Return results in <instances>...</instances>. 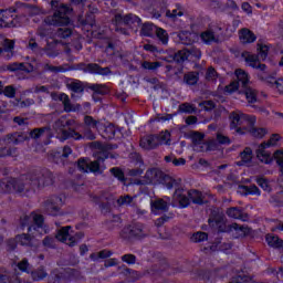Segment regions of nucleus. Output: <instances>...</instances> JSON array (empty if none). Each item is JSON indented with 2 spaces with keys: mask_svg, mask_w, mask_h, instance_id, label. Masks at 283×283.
Wrapping results in <instances>:
<instances>
[{
  "mask_svg": "<svg viewBox=\"0 0 283 283\" xmlns=\"http://www.w3.org/2000/svg\"><path fill=\"white\" fill-rule=\"evenodd\" d=\"M19 271H22L23 273L30 274L32 271V265L28 261V259H22L20 262L17 264Z\"/></svg>",
  "mask_w": 283,
  "mask_h": 283,
  "instance_id": "obj_48",
  "label": "nucleus"
},
{
  "mask_svg": "<svg viewBox=\"0 0 283 283\" xmlns=\"http://www.w3.org/2000/svg\"><path fill=\"white\" fill-rule=\"evenodd\" d=\"M13 12L14 9L0 10V28H20L28 21L25 15L14 17Z\"/></svg>",
  "mask_w": 283,
  "mask_h": 283,
  "instance_id": "obj_10",
  "label": "nucleus"
},
{
  "mask_svg": "<svg viewBox=\"0 0 283 283\" xmlns=\"http://www.w3.org/2000/svg\"><path fill=\"white\" fill-rule=\"evenodd\" d=\"M112 255H114V252L111 250H102L99 252L92 253L90 258L93 262H96V260H106V258H112Z\"/></svg>",
  "mask_w": 283,
  "mask_h": 283,
  "instance_id": "obj_39",
  "label": "nucleus"
},
{
  "mask_svg": "<svg viewBox=\"0 0 283 283\" xmlns=\"http://www.w3.org/2000/svg\"><path fill=\"white\" fill-rule=\"evenodd\" d=\"M189 56H195V59H201L202 52L198 48L190 46L189 49L178 51L174 56V61H176L177 63H182L187 61Z\"/></svg>",
  "mask_w": 283,
  "mask_h": 283,
  "instance_id": "obj_16",
  "label": "nucleus"
},
{
  "mask_svg": "<svg viewBox=\"0 0 283 283\" xmlns=\"http://www.w3.org/2000/svg\"><path fill=\"white\" fill-rule=\"evenodd\" d=\"M220 149V144H218V139H211L209 142H205L201 145V149L199 151H216Z\"/></svg>",
  "mask_w": 283,
  "mask_h": 283,
  "instance_id": "obj_37",
  "label": "nucleus"
},
{
  "mask_svg": "<svg viewBox=\"0 0 283 283\" xmlns=\"http://www.w3.org/2000/svg\"><path fill=\"white\" fill-rule=\"evenodd\" d=\"M18 244L21 247H33L34 245V238L30 237L28 233L18 234L15 237Z\"/></svg>",
  "mask_w": 283,
  "mask_h": 283,
  "instance_id": "obj_32",
  "label": "nucleus"
},
{
  "mask_svg": "<svg viewBox=\"0 0 283 283\" xmlns=\"http://www.w3.org/2000/svg\"><path fill=\"white\" fill-rule=\"evenodd\" d=\"M2 46H3V52H12V50H14V42L12 40H8L6 39L2 42Z\"/></svg>",
  "mask_w": 283,
  "mask_h": 283,
  "instance_id": "obj_62",
  "label": "nucleus"
},
{
  "mask_svg": "<svg viewBox=\"0 0 283 283\" xmlns=\"http://www.w3.org/2000/svg\"><path fill=\"white\" fill-rule=\"evenodd\" d=\"M260 59H262V61H264L266 59V56H269V46L266 44H261L259 45V55Z\"/></svg>",
  "mask_w": 283,
  "mask_h": 283,
  "instance_id": "obj_61",
  "label": "nucleus"
},
{
  "mask_svg": "<svg viewBox=\"0 0 283 283\" xmlns=\"http://www.w3.org/2000/svg\"><path fill=\"white\" fill-rule=\"evenodd\" d=\"M72 227L67 226L57 231L56 240L67 244V247H76L82 238H85L83 232H71Z\"/></svg>",
  "mask_w": 283,
  "mask_h": 283,
  "instance_id": "obj_12",
  "label": "nucleus"
},
{
  "mask_svg": "<svg viewBox=\"0 0 283 283\" xmlns=\"http://www.w3.org/2000/svg\"><path fill=\"white\" fill-rule=\"evenodd\" d=\"M171 140V134L166 130L161 132L159 135H147L140 138L139 146L146 151H151V149H157L160 145H169Z\"/></svg>",
  "mask_w": 283,
  "mask_h": 283,
  "instance_id": "obj_9",
  "label": "nucleus"
},
{
  "mask_svg": "<svg viewBox=\"0 0 283 283\" xmlns=\"http://www.w3.org/2000/svg\"><path fill=\"white\" fill-rule=\"evenodd\" d=\"M274 160L276 165L280 167L281 178L283 179V150H276L274 153Z\"/></svg>",
  "mask_w": 283,
  "mask_h": 283,
  "instance_id": "obj_54",
  "label": "nucleus"
},
{
  "mask_svg": "<svg viewBox=\"0 0 283 283\" xmlns=\"http://www.w3.org/2000/svg\"><path fill=\"white\" fill-rule=\"evenodd\" d=\"M191 242L199 243V242H207L209 240V234L207 232H196L190 238Z\"/></svg>",
  "mask_w": 283,
  "mask_h": 283,
  "instance_id": "obj_45",
  "label": "nucleus"
},
{
  "mask_svg": "<svg viewBox=\"0 0 283 283\" xmlns=\"http://www.w3.org/2000/svg\"><path fill=\"white\" fill-rule=\"evenodd\" d=\"M198 72H189L184 75V81L187 85H196L199 81Z\"/></svg>",
  "mask_w": 283,
  "mask_h": 283,
  "instance_id": "obj_43",
  "label": "nucleus"
},
{
  "mask_svg": "<svg viewBox=\"0 0 283 283\" xmlns=\"http://www.w3.org/2000/svg\"><path fill=\"white\" fill-rule=\"evenodd\" d=\"M164 178V184L166 185L167 189H181L180 188V179H174L169 176L163 177Z\"/></svg>",
  "mask_w": 283,
  "mask_h": 283,
  "instance_id": "obj_41",
  "label": "nucleus"
},
{
  "mask_svg": "<svg viewBox=\"0 0 283 283\" xmlns=\"http://www.w3.org/2000/svg\"><path fill=\"white\" fill-rule=\"evenodd\" d=\"M116 136V128L114 125H108L104 127V134L103 138H106L107 140H112Z\"/></svg>",
  "mask_w": 283,
  "mask_h": 283,
  "instance_id": "obj_51",
  "label": "nucleus"
},
{
  "mask_svg": "<svg viewBox=\"0 0 283 283\" xmlns=\"http://www.w3.org/2000/svg\"><path fill=\"white\" fill-rule=\"evenodd\" d=\"M187 193H188V198L191 199L193 205H205V195H202L201 191L190 190Z\"/></svg>",
  "mask_w": 283,
  "mask_h": 283,
  "instance_id": "obj_33",
  "label": "nucleus"
},
{
  "mask_svg": "<svg viewBox=\"0 0 283 283\" xmlns=\"http://www.w3.org/2000/svg\"><path fill=\"white\" fill-rule=\"evenodd\" d=\"M7 140L12 143V145H21L28 140V135L25 133H14L7 135Z\"/></svg>",
  "mask_w": 283,
  "mask_h": 283,
  "instance_id": "obj_29",
  "label": "nucleus"
},
{
  "mask_svg": "<svg viewBox=\"0 0 283 283\" xmlns=\"http://www.w3.org/2000/svg\"><path fill=\"white\" fill-rule=\"evenodd\" d=\"M142 67L144 70H149L150 72H156V70H158V67H163V63L161 62L144 61L142 63Z\"/></svg>",
  "mask_w": 283,
  "mask_h": 283,
  "instance_id": "obj_47",
  "label": "nucleus"
},
{
  "mask_svg": "<svg viewBox=\"0 0 283 283\" xmlns=\"http://www.w3.org/2000/svg\"><path fill=\"white\" fill-rule=\"evenodd\" d=\"M239 39L241 43H254L255 39L258 38L255 36V33H253L251 30L241 29L239 32Z\"/></svg>",
  "mask_w": 283,
  "mask_h": 283,
  "instance_id": "obj_27",
  "label": "nucleus"
},
{
  "mask_svg": "<svg viewBox=\"0 0 283 283\" xmlns=\"http://www.w3.org/2000/svg\"><path fill=\"white\" fill-rule=\"evenodd\" d=\"M107 158H109V151L103 150L98 153L97 160L87 161L85 159H78L77 167L80 171H83L84 174H94V176H101L106 169L103 163H105Z\"/></svg>",
  "mask_w": 283,
  "mask_h": 283,
  "instance_id": "obj_5",
  "label": "nucleus"
},
{
  "mask_svg": "<svg viewBox=\"0 0 283 283\" xmlns=\"http://www.w3.org/2000/svg\"><path fill=\"white\" fill-rule=\"evenodd\" d=\"M84 123L86 127H90V129H96V127H98V122L95 120L92 116H85Z\"/></svg>",
  "mask_w": 283,
  "mask_h": 283,
  "instance_id": "obj_59",
  "label": "nucleus"
},
{
  "mask_svg": "<svg viewBox=\"0 0 283 283\" xmlns=\"http://www.w3.org/2000/svg\"><path fill=\"white\" fill-rule=\"evenodd\" d=\"M167 200L168 201H165V199H156L150 202L151 211L155 216L169 211V198H167Z\"/></svg>",
  "mask_w": 283,
  "mask_h": 283,
  "instance_id": "obj_21",
  "label": "nucleus"
},
{
  "mask_svg": "<svg viewBox=\"0 0 283 283\" xmlns=\"http://www.w3.org/2000/svg\"><path fill=\"white\" fill-rule=\"evenodd\" d=\"M0 283H10V272L0 268Z\"/></svg>",
  "mask_w": 283,
  "mask_h": 283,
  "instance_id": "obj_63",
  "label": "nucleus"
},
{
  "mask_svg": "<svg viewBox=\"0 0 283 283\" xmlns=\"http://www.w3.org/2000/svg\"><path fill=\"white\" fill-rule=\"evenodd\" d=\"M155 34L163 45H167V43H169V34L165 31V29L157 28Z\"/></svg>",
  "mask_w": 283,
  "mask_h": 283,
  "instance_id": "obj_46",
  "label": "nucleus"
},
{
  "mask_svg": "<svg viewBox=\"0 0 283 283\" xmlns=\"http://www.w3.org/2000/svg\"><path fill=\"white\" fill-rule=\"evenodd\" d=\"M111 174L120 180V182H125V172L120 168L114 167L111 169Z\"/></svg>",
  "mask_w": 283,
  "mask_h": 283,
  "instance_id": "obj_58",
  "label": "nucleus"
},
{
  "mask_svg": "<svg viewBox=\"0 0 283 283\" xmlns=\"http://www.w3.org/2000/svg\"><path fill=\"white\" fill-rule=\"evenodd\" d=\"M91 90H93V92H95L96 94H101L102 96H105L111 92L109 86L107 84H93L91 86Z\"/></svg>",
  "mask_w": 283,
  "mask_h": 283,
  "instance_id": "obj_44",
  "label": "nucleus"
},
{
  "mask_svg": "<svg viewBox=\"0 0 283 283\" xmlns=\"http://www.w3.org/2000/svg\"><path fill=\"white\" fill-rule=\"evenodd\" d=\"M20 227L21 229L28 227L29 233H32V231L43 233V217L36 213H31L30 216L25 214L20 218Z\"/></svg>",
  "mask_w": 283,
  "mask_h": 283,
  "instance_id": "obj_11",
  "label": "nucleus"
},
{
  "mask_svg": "<svg viewBox=\"0 0 283 283\" xmlns=\"http://www.w3.org/2000/svg\"><path fill=\"white\" fill-rule=\"evenodd\" d=\"M122 262H125L126 264H134L136 262V255L124 254L122 255Z\"/></svg>",
  "mask_w": 283,
  "mask_h": 283,
  "instance_id": "obj_64",
  "label": "nucleus"
},
{
  "mask_svg": "<svg viewBox=\"0 0 283 283\" xmlns=\"http://www.w3.org/2000/svg\"><path fill=\"white\" fill-rule=\"evenodd\" d=\"M242 57L250 67H253L254 70H260L261 72H266V64L260 63L259 55L252 54L250 52H243Z\"/></svg>",
  "mask_w": 283,
  "mask_h": 283,
  "instance_id": "obj_19",
  "label": "nucleus"
},
{
  "mask_svg": "<svg viewBox=\"0 0 283 283\" xmlns=\"http://www.w3.org/2000/svg\"><path fill=\"white\" fill-rule=\"evenodd\" d=\"M208 222L212 229H218L221 233L227 231H237L239 235H247V233H249V228L239 226L238 223H232L227 227V219H224V214L213 216L208 220Z\"/></svg>",
  "mask_w": 283,
  "mask_h": 283,
  "instance_id": "obj_8",
  "label": "nucleus"
},
{
  "mask_svg": "<svg viewBox=\"0 0 283 283\" xmlns=\"http://www.w3.org/2000/svg\"><path fill=\"white\" fill-rule=\"evenodd\" d=\"M55 34L59 39H67L69 36H72V29L59 28Z\"/></svg>",
  "mask_w": 283,
  "mask_h": 283,
  "instance_id": "obj_55",
  "label": "nucleus"
},
{
  "mask_svg": "<svg viewBox=\"0 0 283 283\" xmlns=\"http://www.w3.org/2000/svg\"><path fill=\"white\" fill-rule=\"evenodd\" d=\"M234 74L237 76V81H233L228 86H226V92L228 94H233V92H237V90L242 87V92L248 103H258V91L249 86V74L245 73L242 69L235 70Z\"/></svg>",
  "mask_w": 283,
  "mask_h": 283,
  "instance_id": "obj_2",
  "label": "nucleus"
},
{
  "mask_svg": "<svg viewBox=\"0 0 283 283\" xmlns=\"http://www.w3.org/2000/svg\"><path fill=\"white\" fill-rule=\"evenodd\" d=\"M252 128H250V134L252 136H254V138H264V136H266L268 134V130L266 128H258V127H253L251 126Z\"/></svg>",
  "mask_w": 283,
  "mask_h": 283,
  "instance_id": "obj_53",
  "label": "nucleus"
},
{
  "mask_svg": "<svg viewBox=\"0 0 283 283\" xmlns=\"http://www.w3.org/2000/svg\"><path fill=\"white\" fill-rule=\"evenodd\" d=\"M132 202H134V197H132L129 195L120 196L117 199L118 207H129V205H132Z\"/></svg>",
  "mask_w": 283,
  "mask_h": 283,
  "instance_id": "obj_49",
  "label": "nucleus"
},
{
  "mask_svg": "<svg viewBox=\"0 0 283 283\" xmlns=\"http://www.w3.org/2000/svg\"><path fill=\"white\" fill-rule=\"evenodd\" d=\"M230 128L234 129L237 134H247L249 132V127H253L255 125V115H247L240 111L232 112L230 114Z\"/></svg>",
  "mask_w": 283,
  "mask_h": 283,
  "instance_id": "obj_6",
  "label": "nucleus"
},
{
  "mask_svg": "<svg viewBox=\"0 0 283 283\" xmlns=\"http://www.w3.org/2000/svg\"><path fill=\"white\" fill-rule=\"evenodd\" d=\"M140 18L133 13H128L126 15L116 13L112 20V24L115 32L127 36V34H129V31L125 27L132 28V25H140Z\"/></svg>",
  "mask_w": 283,
  "mask_h": 283,
  "instance_id": "obj_7",
  "label": "nucleus"
},
{
  "mask_svg": "<svg viewBox=\"0 0 283 283\" xmlns=\"http://www.w3.org/2000/svg\"><path fill=\"white\" fill-rule=\"evenodd\" d=\"M179 40L181 41L182 45H191L198 41V34L189 31H181L179 33Z\"/></svg>",
  "mask_w": 283,
  "mask_h": 283,
  "instance_id": "obj_26",
  "label": "nucleus"
},
{
  "mask_svg": "<svg viewBox=\"0 0 283 283\" xmlns=\"http://www.w3.org/2000/svg\"><path fill=\"white\" fill-rule=\"evenodd\" d=\"M265 240L269 244V247H272L273 249H283V240L279 239L277 237L273 234H268L265 237Z\"/></svg>",
  "mask_w": 283,
  "mask_h": 283,
  "instance_id": "obj_36",
  "label": "nucleus"
},
{
  "mask_svg": "<svg viewBox=\"0 0 283 283\" xmlns=\"http://www.w3.org/2000/svg\"><path fill=\"white\" fill-rule=\"evenodd\" d=\"M191 140L196 147L200 151L202 149V145L205 144V134L192 132L191 133Z\"/></svg>",
  "mask_w": 283,
  "mask_h": 283,
  "instance_id": "obj_35",
  "label": "nucleus"
},
{
  "mask_svg": "<svg viewBox=\"0 0 283 283\" xmlns=\"http://www.w3.org/2000/svg\"><path fill=\"white\" fill-rule=\"evenodd\" d=\"M179 112L182 114H196V106L193 104L184 103L179 105Z\"/></svg>",
  "mask_w": 283,
  "mask_h": 283,
  "instance_id": "obj_52",
  "label": "nucleus"
},
{
  "mask_svg": "<svg viewBox=\"0 0 283 283\" xmlns=\"http://www.w3.org/2000/svg\"><path fill=\"white\" fill-rule=\"evenodd\" d=\"M217 142L219 145H230L231 144V138H229V136L222 134V133H218L217 134Z\"/></svg>",
  "mask_w": 283,
  "mask_h": 283,
  "instance_id": "obj_60",
  "label": "nucleus"
},
{
  "mask_svg": "<svg viewBox=\"0 0 283 283\" xmlns=\"http://www.w3.org/2000/svg\"><path fill=\"white\" fill-rule=\"evenodd\" d=\"M51 7L53 9V14L44 19L45 25H55L57 28L70 25V12H72L70 7L60 3L56 0L51 1Z\"/></svg>",
  "mask_w": 283,
  "mask_h": 283,
  "instance_id": "obj_3",
  "label": "nucleus"
},
{
  "mask_svg": "<svg viewBox=\"0 0 283 283\" xmlns=\"http://www.w3.org/2000/svg\"><path fill=\"white\" fill-rule=\"evenodd\" d=\"M185 14V9H182V7L180 4L176 6V9L174 10H168L166 12V17H168V19H178V17H182Z\"/></svg>",
  "mask_w": 283,
  "mask_h": 283,
  "instance_id": "obj_42",
  "label": "nucleus"
},
{
  "mask_svg": "<svg viewBox=\"0 0 283 283\" xmlns=\"http://www.w3.org/2000/svg\"><path fill=\"white\" fill-rule=\"evenodd\" d=\"M227 216L234 220H242V222H247V220H249V214H247L242 208L238 207L229 208L227 210Z\"/></svg>",
  "mask_w": 283,
  "mask_h": 283,
  "instance_id": "obj_25",
  "label": "nucleus"
},
{
  "mask_svg": "<svg viewBox=\"0 0 283 283\" xmlns=\"http://www.w3.org/2000/svg\"><path fill=\"white\" fill-rule=\"evenodd\" d=\"M268 85H271L274 90H277L279 94L283 95V78L275 80L273 76H268L264 78Z\"/></svg>",
  "mask_w": 283,
  "mask_h": 283,
  "instance_id": "obj_31",
  "label": "nucleus"
},
{
  "mask_svg": "<svg viewBox=\"0 0 283 283\" xmlns=\"http://www.w3.org/2000/svg\"><path fill=\"white\" fill-rule=\"evenodd\" d=\"M41 136H50V127L34 128L30 132L31 138H41Z\"/></svg>",
  "mask_w": 283,
  "mask_h": 283,
  "instance_id": "obj_40",
  "label": "nucleus"
},
{
  "mask_svg": "<svg viewBox=\"0 0 283 283\" xmlns=\"http://www.w3.org/2000/svg\"><path fill=\"white\" fill-rule=\"evenodd\" d=\"M2 94H4L7 98H14V96H17V88L12 85H8L3 88Z\"/></svg>",
  "mask_w": 283,
  "mask_h": 283,
  "instance_id": "obj_56",
  "label": "nucleus"
},
{
  "mask_svg": "<svg viewBox=\"0 0 283 283\" xmlns=\"http://www.w3.org/2000/svg\"><path fill=\"white\" fill-rule=\"evenodd\" d=\"M80 70H83L88 74H98L99 76H109V74H112V69L107 66L102 67L96 63L80 64Z\"/></svg>",
  "mask_w": 283,
  "mask_h": 283,
  "instance_id": "obj_17",
  "label": "nucleus"
},
{
  "mask_svg": "<svg viewBox=\"0 0 283 283\" xmlns=\"http://www.w3.org/2000/svg\"><path fill=\"white\" fill-rule=\"evenodd\" d=\"M66 87L72 92V98H74V94H83V92H85V85L80 80H70L66 83Z\"/></svg>",
  "mask_w": 283,
  "mask_h": 283,
  "instance_id": "obj_24",
  "label": "nucleus"
},
{
  "mask_svg": "<svg viewBox=\"0 0 283 283\" xmlns=\"http://www.w3.org/2000/svg\"><path fill=\"white\" fill-rule=\"evenodd\" d=\"M53 101H60L64 107V112L70 114V112H76V109H81V105H74L72 104V101L70 99V96L65 93H52Z\"/></svg>",
  "mask_w": 283,
  "mask_h": 283,
  "instance_id": "obj_18",
  "label": "nucleus"
},
{
  "mask_svg": "<svg viewBox=\"0 0 283 283\" xmlns=\"http://www.w3.org/2000/svg\"><path fill=\"white\" fill-rule=\"evenodd\" d=\"M174 200L179 202V207L185 209L189 205L191 199L189 198L188 193L185 192V189L177 188L174 193Z\"/></svg>",
  "mask_w": 283,
  "mask_h": 283,
  "instance_id": "obj_23",
  "label": "nucleus"
},
{
  "mask_svg": "<svg viewBox=\"0 0 283 283\" xmlns=\"http://www.w3.org/2000/svg\"><path fill=\"white\" fill-rule=\"evenodd\" d=\"M163 178L164 174L158 168H150L145 174L147 185H156V182H160Z\"/></svg>",
  "mask_w": 283,
  "mask_h": 283,
  "instance_id": "obj_20",
  "label": "nucleus"
},
{
  "mask_svg": "<svg viewBox=\"0 0 283 283\" xmlns=\"http://www.w3.org/2000/svg\"><path fill=\"white\" fill-rule=\"evenodd\" d=\"M54 185V174L48 168L36 169L19 179L4 177L0 180V193H18L19 196H30L36 189Z\"/></svg>",
  "mask_w": 283,
  "mask_h": 283,
  "instance_id": "obj_1",
  "label": "nucleus"
},
{
  "mask_svg": "<svg viewBox=\"0 0 283 283\" xmlns=\"http://www.w3.org/2000/svg\"><path fill=\"white\" fill-rule=\"evenodd\" d=\"M200 39L206 45H211V43H216V33L211 30L203 31L200 34Z\"/></svg>",
  "mask_w": 283,
  "mask_h": 283,
  "instance_id": "obj_38",
  "label": "nucleus"
},
{
  "mask_svg": "<svg viewBox=\"0 0 283 283\" xmlns=\"http://www.w3.org/2000/svg\"><path fill=\"white\" fill-rule=\"evenodd\" d=\"M240 189L244 191V193H249L250 196H260V188L255 185L251 186H241Z\"/></svg>",
  "mask_w": 283,
  "mask_h": 283,
  "instance_id": "obj_50",
  "label": "nucleus"
},
{
  "mask_svg": "<svg viewBox=\"0 0 283 283\" xmlns=\"http://www.w3.org/2000/svg\"><path fill=\"white\" fill-rule=\"evenodd\" d=\"M29 274H31L33 282H42V280H45V277H48V271H45V266L43 265L31 271Z\"/></svg>",
  "mask_w": 283,
  "mask_h": 283,
  "instance_id": "obj_28",
  "label": "nucleus"
},
{
  "mask_svg": "<svg viewBox=\"0 0 283 283\" xmlns=\"http://www.w3.org/2000/svg\"><path fill=\"white\" fill-rule=\"evenodd\" d=\"M72 125H74V120L67 119V116L62 115L53 123L52 129L56 134V138H59L60 140H67V138L81 140V138H83V135L74 129H67V127H72Z\"/></svg>",
  "mask_w": 283,
  "mask_h": 283,
  "instance_id": "obj_4",
  "label": "nucleus"
},
{
  "mask_svg": "<svg viewBox=\"0 0 283 283\" xmlns=\"http://www.w3.org/2000/svg\"><path fill=\"white\" fill-rule=\"evenodd\" d=\"M147 235V230L143 223H134L128 227L123 228L119 233L122 240H134L145 238Z\"/></svg>",
  "mask_w": 283,
  "mask_h": 283,
  "instance_id": "obj_13",
  "label": "nucleus"
},
{
  "mask_svg": "<svg viewBox=\"0 0 283 283\" xmlns=\"http://www.w3.org/2000/svg\"><path fill=\"white\" fill-rule=\"evenodd\" d=\"M6 156H17V148H0V158H6Z\"/></svg>",
  "mask_w": 283,
  "mask_h": 283,
  "instance_id": "obj_57",
  "label": "nucleus"
},
{
  "mask_svg": "<svg viewBox=\"0 0 283 283\" xmlns=\"http://www.w3.org/2000/svg\"><path fill=\"white\" fill-rule=\"evenodd\" d=\"M158 27L154 25L151 22H145L142 27L140 34L143 36H154Z\"/></svg>",
  "mask_w": 283,
  "mask_h": 283,
  "instance_id": "obj_34",
  "label": "nucleus"
},
{
  "mask_svg": "<svg viewBox=\"0 0 283 283\" xmlns=\"http://www.w3.org/2000/svg\"><path fill=\"white\" fill-rule=\"evenodd\" d=\"M7 70H9V72H27L30 74V72H34V66H32L30 63L12 62L7 65Z\"/></svg>",
  "mask_w": 283,
  "mask_h": 283,
  "instance_id": "obj_22",
  "label": "nucleus"
},
{
  "mask_svg": "<svg viewBox=\"0 0 283 283\" xmlns=\"http://www.w3.org/2000/svg\"><path fill=\"white\" fill-rule=\"evenodd\" d=\"M241 161H238L239 167H242V165H251V160H253V150L251 148L247 147L241 154H240Z\"/></svg>",
  "mask_w": 283,
  "mask_h": 283,
  "instance_id": "obj_30",
  "label": "nucleus"
},
{
  "mask_svg": "<svg viewBox=\"0 0 283 283\" xmlns=\"http://www.w3.org/2000/svg\"><path fill=\"white\" fill-rule=\"evenodd\" d=\"M277 140H280V135L274 134L271 136L268 143H263L259 146L256 149V158L261 160V163H265V165H269L271 163V154L266 151V147H273L277 145Z\"/></svg>",
  "mask_w": 283,
  "mask_h": 283,
  "instance_id": "obj_14",
  "label": "nucleus"
},
{
  "mask_svg": "<svg viewBox=\"0 0 283 283\" xmlns=\"http://www.w3.org/2000/svg\"><path fill=\"white\" fill-rule=\"evenodd\" d=\"M63 205H65V199H63V196H52L44 202V208L49 216H59Z\"/></svg>",
  "mask_w": 283,
  "mask_h": 283,
  "instance_id": "obj_15",
  "label": "nucleus"
}]
</instances>
